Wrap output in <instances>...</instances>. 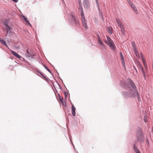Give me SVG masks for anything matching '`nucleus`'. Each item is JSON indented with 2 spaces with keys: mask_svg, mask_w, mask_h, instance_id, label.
<instances>
[{
  "mask_svg": "<svg viewBox=\"0 0 153 153\" xmlns=\"http://www.w3.org/2000/svg\"><path fill=\"white\" fill-rule=\"evenodd\" d=\"M127 88L129 89L128 91H123L122 94L125 98L128 97H134V93L138 91L137 86L134 82L130 78L128 79Z\"/></svg>",
  "mask_w": 153,
  "mask_h": 153,
  "instance_id": "1",
  "label": "nucleus"
},
{
  "mask_svg": "<svg viewBox=\"0 0 153 153\" xmlns=\"http://www.w3.org/2000/svg\"><path fill=\"white\" fill-rule=\"evenodd\" d=\"M69 24L72 27L77 30H79L81 28L80 21L76 17L74 13H71L68 16Z\"/></svg>",
  "mask_w": 153,
  "mask_h": 153,
  "instance_id": "2",
  "label": "nucleus"
},
{
  "mask_svg": "<svg viewBox=\"0 0 153 153\" xmlns=\"http://www.w3.org/2000/svg\"><path fill=\"white\" fill-rule=\"evenodd\" d=\"M137 139L139 142L143 143L144 141L145 134L143 130L140 127H138L136 129L135 132Z\"/></svg>",
  "mask_w": 153,
  "mask_h": 153,
  "instance_id": "3",
  "label": "nucleus"
},
{
  "mask_svg": "<svg viewBox=\"0 0 153 153\" xmlns=\"http://www.w3.org/2000/svg\"><path fill=\"white\" fill-rule=\"evenodd\" d=\"M20 17L22 18L24 22L26 25H29L32 28L31 25L29 21L27 20V18L25 16L22 14L21 15Z\"/></svg>",
  "mask_w": 153,
  "mask_h": 153,
  "instance_id": "4",
  "label": "nucleus"
},
{
  "mask_svg": "<svg viewBox=\"0 0 153 153\" xmlns=\"http://www.w3.org/2000/svg\"><path fill=\"white\" fill-rule=\"evenodd\" d=\"M35 70H36V71L38 72L47 81H51L50 79L46 76L43 73H42V72H40L38 69L37 68H35Z\"/></svg>",
  "mask_w": 153,
  "mask_h": 153,
  "instance_id": "5",
  "label": "nucleus"
},
{
  "mask_svg": "<svg viewBox=\"0 0 153 153\" xmlns=\"http://www.w3.org/2000/svg\"><path fill=\"white\" fill-rule=\"evenodd\" d=\"M83 6L85 9H88L90 7V3L89 0H83Z\"/></svg>",
  "mask_w": 153,
  "mask_h": 153,
  "instance_id": "6",
  "label": "nucleus"
},
{
  "mask_svg": "<svg viewBox=\"0 0 153 153\" xmlns=\"http://www.w3.org/2000/svg\"><path fill=\"white\" fill-rule=\"evenodd\" d=\"M120 86L125 89H127V82L125 81H121L120 83Z\"/></svg>",
  "mask_w": 153,
  "mask_h": 153,
  "instance_id": "7",
  "label": "nucleus"
},
{
  "mask_svg": "<svg viewBox=\"0 0 153 153\" xmlns=\"http://www.w3.org/2000/svg\"><path fill=\"white\" fill-rule=\"evenodd\" d=\"M104 42L108 45L111 48L113 51H114L115 49L116 46L115 45L114 42H113L110 43H108V42L106 41H104Z\"/></svg>",
  "mask_w": 153,
  "mask_h": 153,
  "instance_id": "8",
  "label": "nucleus"
},
{
  "mask_svg": "<svg viewBox=\"0 0 153 153\" xmlns=\"http://www.w3.org/2000/svg\"><path fill=\"white\" fill-rule=\"evenodd\" d=\"M81 21L82 25L85 28V29H88V27L87 24V21L86 19L82 20Z\"/></svg>",
  "mask_w": 153,
  "mask_h": 153,
  "instance_id": "9",
  "label": "nucleus"
},
{
  "mask_svg": "<svg viewBox=\"0 0 153 153\" xmlns=\"http://www.w3.org/2000/svg\"><path fill=\"white\" fill-rule=\"evenodd\" d=\"M133 150L135 153H140V151L137 147L136 143H134L132 146Z\"/></svg>",
  "mask_w": 153,
  "mask_h": 153,
  "instance_id": "10",
  "label": "nucleus"
},
{
  "mask_svg": "<svg viewBox=\"0 0 153 153\" xmlns=\"http://www.w3.org/2000/svg\"><path fill=\"white\" fill-rule=\"evenodd\" d=\"M71 107H72V109H71V113L72 115L74 117L76 115V108L74 105L72 103H71Z\"/></svg>",
  "mask_w": 153,
  "mask_h": 153,
  "instance_id": "11",
  "label": "nucleus"
},
{
  "mask_svg": "<svg viewBox=\"0 0 153 153\" xmlns=\"http://www.w3.org/2000/svg\"><path fill=\"white\" fill-rule=\"evenodd\" d=\"M135 95V97H130V98H135L137 96V98L138 99V101L139 102L141 101V99L140 98V95L139 94L138 91H137L136 92H135L134 93Z\"/></svg>",
  "mask_w": 153,
  "mask_h": 153,
  "instance_id": "12",
  "label": "nucleus"
},
{
  "mask_svg": "<svg viewBox=\"0 0 153 153\" xmlns=\"http://www.w3.org/2000/svg\"><path fill=\"white\" fill-rule=\"evenodd\" d=\"M9 20L8 19H6L4 20V22H3L6 28H9L10 27L8 25L9 23Z\"/></svg>",
  "mask_w": 153,
  "mask_h": 153,
  "instance_id": "13",
  "label": "nucleus"
},
{
  "mask_svg": "<svg viewBox=\"0 0 153 153\" xmlns=\"http://www.w3.org/2000/svg\"><path fill=\"white\" fill-rule=\"evenodd\" d=\"M33 54L32 53L30 50H29L28 49H27V53L25 55L26 57H28L29 59H30V56H31V55Z\"/></svg>",
  "mask_w": 153,
  "mask_h": 153,
  "instance_id": "14",
  "label": "nucleus"
},
{
  "mask_svg": "<svg viewBox=\"0 0 153 153\" xmlns=\"http://www.w3.org/2000/svg\"><path fill=\"white\" fill-rule=\"evenodd\" d=\"M9 49L10 50V51L12 53V54L16 58H18L19 57H20V55L19 54H18L17 52L11 50L10 49Z\"/></svg>",
  "mask_w": 153,
  "mask_h": 153,
  "instance_id": "15",
  "label": "nucleus"
},
{
  "mask_svg": "<svg viewBox=\"0 0 153 153\" xmlns=\"http://www.w3.org/2000/svg\"><path fill=\"white\" fill-rule=\"evenodd\" d=\"M0 42L5 46L6 47L9 49H10L7 46L5 41L3 40L0 37Z\"/></svg>",
  "mask_w": 153,
  "mask_h": 153,
  "instance_id": "16",
  "label": "nucleus"
},
{
  "mask_svg": "<svg viewBox=\"0 0 153 153\" xmlns=\"http://www.w3.org/2000/svg\"><path fill=\"white\" fill-rule=\"evenodd\" d=\"M113 29L111 27H108L107 28V30L110 34H112L113 33Z\"/></svg>",
  "mask_w": 153,
  "mask_h": 153,
  "instance_id": "17",
  "label": "nucleus"
},
{
  "mask_svg": "<svg viewBox=\"0 0 153 153\" xmlns=\"http://www.w3.org/2000/svg\"><path fill=\"white\" fill-rule=\"evenodd\" d=\"M11 29V27H10L9 28H6V30L7 31V34L8 33V35H9L10 36H11V34L12 33V32L10 30Z\"/></svg>",
  "mask_w": 153,
  "mask_h": 153,
  "instance_id": "18",
  "label": "nucleus"
},
{
  "mask_svg": "<svg viewBox=\"0 0 153 153\" xmlns=\"http://www.w3.org/2000/svg\"><path fill=\"white\" fill-rule=\"evenodd\" d=\"M117 25L120 27L123 26L121 23L120 22V20L118 19H116Z\"/></svg>",
  "mask_w": 153,
  "mask_h": 153,
  "instance_id": "19",
  "label": "nucleus"
},
{
  "mask_svg": "<svg viewBox=\"0 0 153 153\" xmlns=\"http://www.w3.org/2000/svg\"><path fill=\"white\" fill-rule=\"evenodd\" d=\"M120 58L121 59V62H123V61H125V59H124V58L123 57V55L122 53L121 52H120Z\"/></svg>",
  "mask_w": 153,
  "mask_h": 153,
  "instance_id": "20",
  "label": "nucleus"
},
{
  "mask_svg": "<svg viewBox=\"0 0 153 153\" xmlns=\"http://www.w3.org/2000/svg\"><path fill=\"white\" fill-rule=\"evenodd\" d=\"M120 28L121 29V32L122 35L123 36H124L125 35V29L124 27H123V26H122L121 27H120Z\"/></svg>",
  "mask_w": 153,
  "mask_h": 153,
  "instance_id": "21",
  "label": "nucleus"
},
{
  "mask_svg": "<svg viewBox=\"0 0 153 153\" xmlns=\"http://www.w3.org/2000/svg\"><path fill=\"white\" fill-rule=\"evenodd\" d=\"M80 15L81 17V20L85 19L83 11L80 12Z\"/></svg>",
  "mask_w": 153,
  "mask_h": 153,
  "instance_id": "22",
  "label": "nucleus"
},
{
  "mask_svg": "<svg viewBox=\"0 0 153 153\" xmlns=\"http://www.w3.org/2000/svg\"><path fill=\"white\" fill-rule=\"evenodd\" d=\"M106 38H107V40L108 41V43H110L113 42L110 37L108 36H107Z\"/></svg>",
  "mask_w": 153,
  "mask_h": 153,
  "instance_id": "23",
  "label": "nucleus"
},
{
  "mask_svg": "<svg viewBox=\"0 0 153 153\" xmlns=\"http://www.w3.org/2000/svg\"><path fill=\"white\" fill-rule=\"evenodd\" d=\"M129 4L130 5L131 7L132 10L134 9V8H136V7L132 2L129 3Z\"/></svg>",
  "mask_w": 153,
  "mask_h": 153,
  "instance_id": "24",
  "label": "nucleus"
},
{
  "mask_svg": "<svg viewBox=\"0 0 153 153\" xmlns=\"http://www.w3.org/2000/svg\"><path fill=\"white\" fill-rule=\"evenodd\" d=\"M131 45L133 48H135L137 47L136 44L135 42L134 41H132L131 42Z\"/></svg>",
  "mask_w": 153,
  "mask_h": 153,
  "instance_id": "25",
  "label": "nucleus"
},
{
  "mask_svg": "<svg viewBox=\"0 0 153 153\" xmlns=\"http://www.w3.org/2000/svg\"><path fill=\"white\" fill-rule=\"evenodd\" d=\"M64 95H65V99L66 100H67L68 96V93L66 91H64Z\"/></svg>",
  "mask_w": 153,
  "mask_h": 153,
  "instance_id": "26",
  "label": "nucleus"
},
{
  "mask_svg": "<svg viewBox=\"0 0 153 153\" xmlns=\"http://www.w3.org/2000/svg\"><path fill=\"white\" fill-rule=\"evenodd\" d=\"M69 139H70V140L71 142V143L72 144V146H73V148H74V149H75V146H74V144L73 143V142L72 141V140L71 139V135H69Z\"/></svg>",
  "mask_w": 153,
  "mask_h": 153,
  "instance_id": "27",
  "label": "nucleus"
},
{
  "mask_svg": "<svg viewBox=\"0 0 153 153\" xmlns=\"http://www.w3.org/2000/svg\"><path fill=\"white\" fill-rule=\"evenodd\" d=\"M60 102L64 107H66L67 106L66 103L65 102L64 99L62 100V101H60Z\"/></svg>",
  "mask_w": 153,
  "mask_h": 153,
  "instance_id": "28",
  "label": "nucleus"
},
{
  "mask_svg": "<svg viewBox=\"0 0 153 153\" xmlns=\"http://www.w3.org/2000/svg\"><path fill=\"white\" fill-rule=\"evenodd\" d=\"M143 64L145 66H146V60L144 59V58H141Z\"/></svg>",
  "mask_w": 153,
  "mask_h": 153,
  "instance_id": "29",
  "label": "nucleus"
},
{
  "mask_svg": "<svg viewBox=\"0 0 153 153\" xmlns=\"http://www.w3.org/2000/svg\"><path fill=\"white\" fill-rule=\"evenodd\" d=\"M22 61H23L25 62L27 64V65L29 66H30L31 65V64L27 61L24 58V59Z\"/></svg>",
  "mask_w": 153,
  "mask_h": 153,
  "instance_id": "30",
  "label": "nucleus"
},
{
  "mask_svg": "<svg viewBox=\"0 0 153 153\" xmlns=\"http://www.w3.org/2000/svg\"><path fill=\"white\" fill-rule=\"evenodd\" d=\"M139 67L140 68V70H141L142 73L144 72H145L143 68V67L141 65H140Z\"/></svg>",
  "mask_w": 153,
  "mask_h": 153,
  "instance_id": "31",
  "label": "nucleus"
},
{
  "mask_svg": "<svg viewBox=\"0 0 153 153\" xmlns=\"http://www.w3.org/2000/svg\"><path fill=\"white\" fill-rule=\"evenodd\" d=\"M142 73L143 74V76L144 78V79L145 80H146V76L145 72H143Z\"/></svg>",
  "mask_w": 153,
  "mask_h": 153,
  "instance_id": "32",
  "label": "nucleus"
},
{
  "mask_svg": "<svg viewBox=\"0 0 153 153\" xmlns=\"http://www.w3.org/2000/svg\"><path fill=\"white\" fill-rule=\"evenodd\" d=\"M79 10H80V12L83 11V9L82 5L81 6H79Z\"/></svg>",
  "mask_w": 153,
  "mask_h": 153,
  "instance_id": "33",
  "label": "nucleus"
},
{
  "mask_svg": "<svg viewBox=\"0 0 153 153\" xmlns=\"http://www.w3.org/2000/svg\"><path fill=\"white\" fill-rule=\"evenodd\" d=\"M133 10L134 11V12L136 14H138V11L137 10V9L136 7Z\"/></svg>",
  "mask_w": 153,
  "mask_h": 153,
  "instance_id": "34",
  "label": "nucleus"
},
{
  "mask_svg": "<svg viewBox=\"0 0 153 153\" xmlns=\"http://www.w3.org/2000/svg\"><path fill=\"white\" fill-rule=\"evenodd\" d=\"M122 62V65H123V67L125 69L126 66V65H125V61H123V62Z\"/></svg>",
  "mask_w": 153,
  "mask_h": 153,
  "instance_id": "35",
  "label": "nucleus"
},
{
  "mask_svg": "<svg viewBox=\"0 0 153 153\" xmlns=\"http://www.w3.org/2000/svg\"><path fill=\"white\" fill-rule=\"evenodd\" d=\"M146 141L147 145L148 146H149V140L147 137L146 138Z\"/></svg>",
  "mask_w": 153,
  "mask_h": 153,
  "instance_id": "36",
  "label": "nucleus"
},
{
  "mask_svg": "<svg viewBox=\"0 0 153 153\" xmlns=\"http://www.w3.org/2000/svg\"><path fill=\"white\" fill-rule=\"evenodd\" d=\"M53 86H54V88H55V90H56V91L57 93V94H58V97H59L60 96H61V95H60V94H59V93H58V92H57V90H56V88H55V86H54V84H53Z\"/></svg>",
  "mask_w": 153,
  "mask_h": 153,
  "instance_id": "37",
  "label": "nucleus"
},
{
  "mask_svg": "<svg viewBox=\"0 0 153 153\" xmlns=\"http://www.w3.org/2000/svg\"><path fill=\"white\" fill-rule=\"evenodd\" d=\"M18 59H20L21 61H23V60L24 59V58L22 57L20 55V57H19L18 58Z\"/></svg>",
  "mask_w": 153,
  "mask_h": 153,
  "instance_id": "38",
  "label": "nucleus"
},
{
  "mask_svg": "<svg viewBox=\"0 0 153 153\" xmlns=\"http://www.w3.org/2000/svg\"><path fill=\"white\" fill-rule=\"evenodd\" d=\"M36 55L33 53V54L31 55V56H30V58L31 57L32 59H35L34 57L33 56H35Z\"/></svg>",
  "mask_w": 153,
  "mask_h": 153,
  "instance_id": "39",
  "label": "nucleus"
},
{
  "mask_svg": "<svg viewBox=\"0 0 153 153\" xmlns=\"http://www.w3.org/2000/svg\"><path fill=\"white\" fill-rule=\"evenodd\" d=\"M59 100L60 101H62V100L64 99L63 97L61 96L59 97Z\"/></svg>",
  "mask_w": 153,
  "mask_h": 153,
  "instance_id": "40",
  "label": "nucleus"
},
{
  "mask_svg": "<svg viewBox=\"0 0 153 153\" xmlns=\"http://www.w3.org/2000/svg\"><path fill=\"white\" fill-rule=\"evenodd\" d=\"M96 4H97V6L98 7V10L100 11V6H99V2H96Z\"/></svg>",
  "mask_w": 153,
  "mask_h": 153,
  "instance_id": "41",
  "label": "nucleus"
},
{
  "mask_svg": "<svg viewBox=\"0 0 153 153\" xmlns=\"http://www.w3.org/2000/svg\"><path fill=\"white\" fill-rule=\"evenodd\" d=\"M97 37H98V39H101V38L100 36H99L98 33H97Z\"/></svg>",
  "mask_w": 153,
  "mask_h": 153,
  "instance_id": "42",
  "label": "nucleus"
},
{
  "mask_svg": "<svg viewBox=\"0 0 153 153\" xmlns=\"http://www.w3.org/2000/svg\"><path fill=\"white\" fill-rule=\"evenodd\" d=\"M100 17H101L102 18V20H103V15L102 14V13H100Z\"/></svg>",
  "mask_w": 153,
  "mask_h": 153,
  "instance_id": "43",
  "label": "nucleus"
},
{
  "mask_svg": "<svg viewBox=\"0 0 153 153\" xmlns=\"http://www.w3.org/2000/svg\"><path fill=\"white\" fill-rule=\"evenodd\" d=\"M78 2H79V6H82V4L81 2V0H80V1H78Z\"/></svg>",
  "mask_w": 153,
  "mask_h": 153,
  "instance_id": "44",
  "label": "nucleus"
},
{
  "mask_svg": "<svg viewBox=\"0 0 153 153\" xmlns=\"http://www.w3.org/2000/svg\"><path fill=\"white\" fill-rule=\"evenodd\" d=\"M99 43L102 46H104V44H103V43L102 42V41H101V42H100Z\"/></svg>",
  "mask_w": 153,
  "mask_h": 153,
  "instance_id": "45",
  "label": "nucleus"
},
{
  "mask_svg": "<svg viewBox=\"0 0 153 153\" xmlns=\"http://www.w3.org/2000/svg\"><path fill=\"white\" fill-rule=\"evenodd\" d=\"M51 74H52V71L48 68L47 70Z\"/></svg>",
  "mask_w": 153,
  "mask_h": 153,
  "instance_id": "46",
  "label": "nucleus"
},
{
  "mask_svg": "<svg viewBox=\"0 0 153 153\" xmlns=\"http://www.w3.org/2000/svg\"><path fill=\"white\" fill-rule=\"evenodd\" d=\"M140 55L142 57V58H144V57H143V53L142 52L140 53Z\"/></svg>",
  "mask_w": 153,
  "mask_h": 153,
  "instance_id": "47",
  "label": "nucleus"
},
{
  "mask_svg": "<svg viewBox=\"0 0 153 153\" xmlns=\"http://www.w3.org/2000/svg\"><path fill=\"white\" fill-rule=\"evenodd\" d=\"M137 63L139 66L140 65H141L140 62L138 60L137 61Z\"/></svg>",
  "mask_w": 153,
  "mask_h": 153,
  "instance_id": "48",
  "label": "nucleus"
},
{
  "mask_svg": "<svg viewBox=\"0 0 153 153\" xmlns=\"http://www.w3.org/2000/svg\"><path fill=\"white\" fill-rule=\"evenodd\" d=\"M135 54L137 56H138V57L139 56V54L138 53V52L137 53H135Z\"/></svg>",
  "mask_w": 153,
  "mask_h": 153,
  "instance_id": "49",
  "label": "nucleus"
},
{
  "mask_svg": "<svg viewBox=\"0 0 153 153\" xmlns=\"http://www.w3.org/2000/svg\"><path fill=\"white\" fill-rule=\"evenodd\" d=\"M12 1L15 3H16L18 2V0H12Z\"/></svg>",
  "mask_w": 153,
  "mask_h": 153,
  "instance_id": "50",
  "label": "nucleus"
},
{
  "mask_svg": "<svg viewBox=\"0 0 153 153\" xmlns=\"http://www.w3.org/2000/svg\"><path fill=\"white\" fill-rule=\"evenodd\" d=\"M133 48V49L134 50V51H135L136 50H137V47H136L135 48Z\"/></svg>",
  "mask_w": 153,
  "mask_h": 153,
  "instance_id": "51",
  "label": "nucleus"
},
{
  "mask_svg": "<svg viewBox=\"0 0 153 153\" xmlns=\"http://www.w3.org/2000/svg\"><path fill=\"white\" fill-rule=\"evenodd\" d=\"M127 2H128V4L131 3V0H126Z\"/></svg>",
  "mask_w": 153,
  "mask_h": 153,
  "instance_id": "52",
  "label": "nucleus"
},
{
  "mask_svg": "<svg viewBox=\"0 0 153 153\" xmlns=\"http://www.w3.org/2000/svg\"><path fill=\"white\" fill-rule=\"evenodd\" d=\"M44 68L47 70L48 69V68L45 65V67H44Z\"/></svg>",
  "mask_w": 153,
  "mask_h": 153,
  "instance_id": "53",
  "label": "nucleus"
},
{
  "mask_svg": "<svg viewBox=\"0 0 153 153\" xmlns=\"http://www.w3.org/2000/svg\"><path fill=\"white\" fill-rule=\"evenodd\" d=\"M59 76V78L61 80L62 82V83H63V81L62 79L61 78V77Z\"/></svg>",
  "mask_w": 153,
  "mask_h": 153,
  "instance_id": "54",
  "label": "nucleus"
},
{
  "mask_svg": "<svg viewBox=\"0 0 153 153\" xmlns=\"http://www.w3.org/2000/svg\"><path fill=\"white\" fill-rule=\"evenodd\" d=\"M138 52V51L137 50H136L135 51H134V53H137Z\"/></svg>",
  "mask_w": 153,
  "mask_h": 153,
  "instance_id": "55",
  "label": "nucleus"
},
{
  "mask_svg": "<svg viewBox=\"0 0 153 153\" xmlns=\"http://www.w3.org/2000/svg\"><path fill=\"white\" fill-rule=\"evenodd\" d=\"M98 42L99 43H100V42H101L102 41L101 40V39H98Z\"/></svg>",
  "mask_w": 153,
  "mask_h": 153,
  "instance_id": "56",
  "label": "nucleus"
},
{
  "mask_svg": "<svg viewBox=\"0 0 153 153\" xmlns=\"http://www.w3.org/2000/svg\"><path fill=\"white\" fill-rule=\"evenodd\" d=\"M55 70L56 71V72L58 76H59V73L57 71V70L56 69H55Z\"/></svg>",
  "mask_w": 153,
  "mask_h": 153,
  "instance_id": "57",
  "label": "nucleus"
},
{
  "mask_svg": "<svg viewBox=\"0 0 153 153\" xmlns=\"http://www.w3.org/2000/svg\"><path fill=\"white\" fill-rule=\"evenodd\" d=\"M66 120L67 121L68 123H69V120L68 119V118H66Z\"/></svg>",
  "mask_w": 153,
  "mask_h": 153,
  "instance_id": "58",
  "label": "nucleus"
},
{
  "mask_svg": "<svg viewBox=\"0 0 153 153\" xmlns=\"http://www.w3.org/2000/svg\"><path fill=\"white\" fill-rule=\"evenodd\" d=\"M59 88H60V89H62V87H61V86H59Z\"/></svg>",
  "mask_w": 153,
  "mask_h": 153,
  "instance_id": "59",
  "label": "nucleus"
},
{
  "mask_svg": "<svg viewBox=\"0 0 153 153\" xmlns=\"http://www.w3.org/2000/svg\"><path fill=\"white\" fill-rule=\"evenodd\" d=\"M57 84H58V86H59H59H61L59 84V83H58V82H57Z\"/></svg>",
  "mask_w": 153,
  "mask_h": 153,
  "instance_id": "60",
  "label": "nucleus"
},
{
  "mask_svg": "<svg viewBox=\"0 0 153 153\" xmlns=\"http://www.w3.org/2000/svg\"><path fill=\"white\" fill-rule=\"evenodd\" d=\"M52 66L53 67V68L54 69V70H55V69H55V68H54V66L53 65H52Z\"/></svg>",
  "mask_w": 153,
  "mask_h": 153,
  "instance_id": "61",
  "label": "nucleus"
},
{
  "mask_svg": "<svg viewBox=\"0 0 153 153\" xmlns=\"http://www.w3.org/2000/svg\"><path fill=\"white\" fill-rule=\"evenodd\" d=\"M52 66L53 67V68L54 69V70H55V69H55V68H54V66L53 65H52Z\"/></svg>",
  "mask_w": 153,
  "mask_h": 153,
  "instance_id": "62",
  "label": "nucleus"
},
{
  "mask_svg": "<svg viewBox=\"0 0 153 153\" xmlns=\"http://www.w3.org/2000/svg\"><path fill=\"white\" fill-rule=\"evenodd\" d=\"M96 2H98V0H95Z\"/></svg>",
  "mask_w": 153,
  "mask_h": 153,
  "instance_id": "63",
  "label": "nucleus"
},
{
  "mask_svg": "<svg viewBox=\"0 0 153 153\" xmlns=\"http://www.w3.org/2000/svg\"><path fill=\"white\" fill-rule=\"evenodd\" d=\"M152 133H153V127L152 128Z\"/></svg>",
  "mask_w": 153,
  "mask_h": 153,
  "instance_id": "64",
  "label": "nucleus"
}]
</instances>
